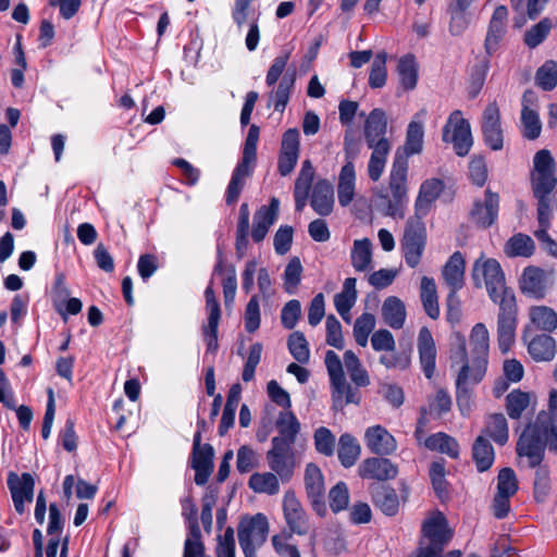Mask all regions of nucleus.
<instances>
[{"label":"nucleus","instance_id":"f257e3e1","mask_svg":"<svg viewBox=\"0 0 557 557\" xmlns=\"http://www.w3.org/2000/svg\"><path fill=\"white\" fill-rule=\"evenodd\" d=\"M324 363L330 377L333 408L342 410L346 405H358L361 400L360 392L346 381L343 369L345 366L351 382L357 387L370 385V376L356 354L351 350H346L344 352V361L342 362L335 351L327 350Z\"/></svg>","mask_w":557,"mask_h":557},{"label":"nucleus","instance_id":"f03ea898","mask_svg":"<svg viewBox=\"0 0 557 557\" xmlns=\"http://www.w3.org/2000/svg\"><path fill=\"white\" fill-rule=\"evenodd\" d=\"M471 275L475 287H486L494 304L507 296H515L513 290L506 286L505 273L496 259L482 255L474 261Z\"/></svg>","mask_w":557,"mask_h":557},{"label":"nucleus","instance_id":"7ed1b4c3","mask_svg":"<svg viewBox=\"0 0 557 557\" xmlns=\"http://www.w3.org/2000/svg\"><path fill=\"white\" fill-rule=\"evenodd\" d=\"M259 133L260 129L257 125L253 124L249 127L244 144L242 160L234 169L226 189L225 201L227 205H234L237 202L239 195L246 184V180L251 176L253 172V168L257 161V145L259 141Z\"/></svg>","mask_w":557,"mask_h":557},{"label":"nucleus","instance_id":"20e7f679","mask_svg":"<svg viewBox=\"0 0 557 557\" xmlns=\"http://www.w3.org/2000/svg\"><path fill=\"white\" fill-rule=\"evenodd\" d=\"M391 198L385 214L394 219H404L408 205V160L396 150L388 177Z\"/></svg>","mask_w":557,"mask_h":557},{"label":"nucleus","instance_id":"39448f33","mask_svg":"<svg viewBox=\"0 0 557 557\" xmlns=\"http://www.w3.org/2000/svg\"><path fill=\"white\" fill-rule=\"evenodd\" d=\"M549 424V413L540 412L534 424H529L517 443V454L527 457L531 468L539 467L545 454V434Z\"/></svg>","mask_w":557,"mask_h":557},{"label":"nucleus","instance_id":"423d86ee","mask_svg":"<svg viewBox=\"0 0 557 557\" xmlns=\"http://www.w3.org/2000/svg\"><path fill=\"white\" fill-rule=\"evenodd\" d=\"M268 534L269 522L263 513L243 518L237 528V535L245 557H258L257 550L265 543Z\"/></svg>","mask_w":557,"mask_h":557},{"label":"nucleus","instance_id":"0eeeda50","mask_svg":"<svg viewBox=\"0 0 557 557\" xmlns=\"http://www.w3.org/2000/svg\"><path fill=\"white\" fill-rule=\"evenodd\" d=\"M556 185L554 159L548 150L542 149L533 158L532 189L535 198L548 197Z\"/></svg>","mask_w":557,"mask_h":557},{"label":"nucleus","instance_id":"6e6552de","mask_svg":"<svg viewBox=\"0 0 557 557\" xmlns=\"http://www.w3.org/2000/svg\"><path fill=\"white\" fill-rule=\"evenodd\" d=\"M442 139L445 143L451 144L459 157H465L469 153L473 145V138L470 123L463 119L460 110L453 111L448 116L443 127Z\"/></svg>","mask_w":557,"mask_h":557},{"label":"nucleus","instance_id":"1a4fd4ad","mask_svg":"<svg viewBox=\"0 0 557 557\" xmlns=\"http://www.w3.org/2000/svg\"><path fill=\"white\" fill-rule=\"evenodd\" d=\"M499 307L497 315V342L503 354L510 350L516 338L517 302L516 296H507L496 302Z\"/></svg>","mask_w":557,"mask_h":557},{"label":"nucleus","instance_id":"9d476101","mask_svg":"<svg viewBox=\"0 0 557 557\" xmlns=\"http://www.w3.org/2000/svg\"><path fill=\"white\" fill-rule=\"evenodd\" d=\"M454 348L451 350V367L459 366L456 380L463 376V387L471 388L472 385L478 384L486 373L487 364L483 366L482 373L476 374L475 367L478 361L469 359L467 351L466 338L460 333L454 334Z\"/></svg>","mask_w":557,"mask_h":557},{"label":"nucleus","instance_id":"9b49d317","mask_svg":"<svg viewBox=\"0 0 557 557\" xmlns=\"http://www.w3.org/2000/svg\"><path fill=\"white\" fill-rule=\"evenodd\" d=\"M425 227L420 219L410 218L407 221L401 248L406 263L410 268H416L421 260L425 248Z\"/></svg>","mask_w":557,"mask_h":557},{"label":"nucleus","instance_id":"f8f14e48","mask_svg":"<svg viewBox=\"0 0 557 557\" xmlns=\"http://www.w3.org/2000/svg\"><path fill=\"white\" fill-rule=\"evenodd\" d=\"M423 537L419 548L444 550L453 533L448 529L447 520L441 511L433 512L422 524Z\"/></svg>","mask_w":557,"mask_h":557},{"label":"nucleus","instance_id":"ddd939ff","mask_svg":"<svg viewBox=\"0 0 557 557\" xmlns=\"http://www.w3.org/2000/svg\"><path fill=\"white\" fill-rule=\"evenodd\" d=\"M265 458L271 471L276 473L283 482L290 480L295 469L293 446H288L281 440L272 438L271 448Z\"/></svg>","mask_w":557,"mask_h":557},{"label":"nucleus","instance_id":"4468645a","mask_svg":"<svg viewBox=\"0 0 557 557\" xmlns=\"http://www.w3.org/2000/svg\"><path fill=\"white\" fill-rule=\"evenodd\" d=\"M481 131L485 145L494 151L504 147V131L500 110L496 101L490 102L483 110Z\"/></svg>","mask_w":557,"mask_h":557},{"label":"nucleus","instance_id":"2eb2a0df","mask_svg":"<svg viewBox=\"0 0 557 557\" xmlns=\"http://www.w3.org/2000/svg\"><path fill=\"white\" fill-rule=\"evenodd\" d=\"M553 283L552 275L535 265L524 268L519 280L521 292L535 299L544 298Z\"/></svg>","mask_w":557,"mask_h":557},{"label":"nucleus","instance_id":"dca6fc26","mask_svg":"<svg viewBox=\"0 0 557 557\" xmlns=\"http://www.w3.org/2000/svg\"><path fill=\"white\" fill-rule=\"evenodd\" d=\"M537 99L532 90H525L521 100V126L522 136L527 139L534 140L540 137L542 131V122L537 113Z\"/></svg>","mask_w":557,"mask_h":557},{"label":"nucleus","instance_id":"f3484780","mask_svg":"<svg viewBox=\"0 0 557 557\" xmlns=\"http://www.w3.org/2000/svg\"><path fill=\"white\" fill-rule=\"evenodd\" d=\"M358 474L364 480L391 481L397 476L398 467L387 458L369 457L359 465Z\"/></svg>","mask_w":557,"mask_h":557},{"label":"nucleus","instance_id":"a211bd4d","mask_svg":"<svg viewBox=\"0 0 557 557\" xmlns=\"http://www.w3.org/2000/svg\"><path fill=\"white\" fill-rule=\"evenodd\" d=\"M8 487L10 490L14 508L17 513L25 512V503H32L34 498L35 482L29 473L18 476L14 472L8 475Z\"/></svg>","mask_w":557,"mask_h":557},{"label":"nucleus","instance_id":"6ab92c4d","mask_svg":"<svg viewBox=\"0 0 557 557\" xmlns=\"http://www.w3.org/2000/svg\"><path fill=\"white\" fill-rule=\"evenodd\" d=\"M299 158V132L297 128L287 129L282 138L277 170L282 176L293 172Z\"/></svg>","mask_w":557,"mask_h":557},{"label":"nucleus","instance_id":"aec40b11","mask_svg":"<svg viewBox=\"0 0 557 557\" xmlns=\"http://www.w3.org/2000/svg\"><path fill=\"white\" fill-rule=\"evenodd\" d=\"M417 349L420 367L425 377L431 380L436 369L437 350L432 333L426 326H422L419 331Z\"/></svg>","mask_w":557,"mask_h":557},{"label":"nucleus","instance_id":"412c9836","mask_svg":"<svg viewBox=\"0 0 557 557\" xmlns=\"http://www.w3.org/2000/svg\"><path fill=\"white\" fill-rule=\"evenodd\" d=\"M364 443L368 449L377 456H388L397 449V441L382 425L368 428L364 433Z\"/></svg>","mask_w":557,"mask_h":557},{"label":"nucleus","instance_id":"4be33fe9","mask_svg":"<svg viewBox=\"0 0 557 557\" xmlns=\"http://www.w3.org/2000/svg\"><path fill=\"white\" fill-rule=\"evenodd\" d=\"M283 510L286 523L293 533L302 535L308 531L307 516L293 491L283 497Z\"/></svg>","mask_w":557,"mask_h":557},{"label":"nucleus","instance_id":"5701e85b","mask_svg":"<svg viewBox=\"0 0 557 557\" xmlns=\"http://www.w3.org/2000/svg\"><path fill=\"white\" fill-rule=\"evenodd\" d=\"M470 351L472 360L478 361L475 367L476 374L480 375L483 366L488 362L490 350V335L486 326L483 323H476L470 333L469 337Z\"/></svg>","mask_w":557,"mask_h":557},{"label":"nucleus","instance_id":"b1692460","mask_svg":"<svg viewBox=\"0 0 557 557\" xmlns=\"http://www.w3.org/2000/svg\"><path fill=\"white\" fill-rule=\"evenodd\" d=\"M280 201L273 197L269 206H261L253 215L251 237L253 242L260 243L267 236L269 228L277 219Z\"/></svg>","mask_w":557,"mask_h":557},{"label":"nucleus","instance_id":"393cba45","mask_svg":"<svg viewBox=\"0 0 557 557\" xmlns=\"http://www.w3.org/2000/svg\"><path fill=\"white\" fill-rule=\"evenodd\" d=\"M499 197L490 189L485 191L484 201H475L471 210L472 221L480 227H490L498 216Z\"/></svg>","mask_w":557,"mask_h":557},{"label":"nucleus","instance_id":"a878e982","mask_svg":"<svg viewBox=\"0 0 557 557\" xmlns=\"http://www.w3.org/2000/svg\"><path fill=\"white\" fill-rule=\"evenodd\" d=\"M305 486L308 498L313 508L320 511L324 508V479L320 468L314 463H308L305 470Z\"/></svg>","mask_w":557,"mask_h":557},{"label":"nucleus","instance_id":"bb28decb","mask_svg":"<svg viewBox=\"0 0 557 557\" xmlns=\"http://www.w3.org/2000/svg\"><path fill=\"white\" fill-rule=\"evenodd\" d=\"M443 189L444 182L440 178H430L421 184L414 202L416 219L421 220L428 214L432 203L440 197Z\"/></svg>","mask_w":557,"mask_h":557},{"label":"nucleus","instance_id":"cd10ccee","mask_svg":"<svg viewBox=\"0 0 557 557\" xmlns=\"http://www.w3.org/2000/svg\"><path fill=\"white\" fill-rule=\"evenodd\" d=\"M387 129L386 114L381 109H373L366 120L364 137L368 147L389 143L385 137Z\"/></svg>","mask_w":557,"mask_h":557},{"label":"nucleus","instance_id":"c85d7f7f","mask_svg":"<svg viewBox=\"0 0 557 557\" xmlns=\"http://www.w3.org/2000/svg\"><path fill=\"white\" fill-rule=\"evenodd\" d=\"M508 10L505 5H498L491 17L485 38V49L492 54L498 47L507 29Z\"/></svg>","mask_w":557,"mask_h":557},{"label":"nucleus","instance_id":"c756f323","mask_svg":"<svg viewBox=\"0 0 557 557\" xmlns=\"http://www.w3.org/2000/svg\"><path fill=\"white\" fill-rule=\"evenodd\" d=\"M214 449L210 444H203L200 449H193L191 467L196 471L195 483L205 485L213 470Z\"/></svg>","mask_w":557,"mask_h":557},{"label":"nucleus","instance_id":"7c9ffc66","mask_svg":"<svg viewBox=\"0 0 557 557\" xmlns=\"http://www.w3.org/2000/svg\"><path fill=\"white\" fill-rule=\"evenodd\" d=\"M466 262L461 252H454L443 268L442 275L449 293H457L465 284Z\"/></svg>","mask_w":557,"mask_h":557},{"label":"nucleus","instance_id":"2f4dec72","mask_svg":"<svg viewBox=\"0 0 557 557\" xmlns=\"http://www.w3.org/2000/svg\"><path fill=\"white\" fill-rule=\"evenodd\" d=\"M311 207L319 215H329L334 207V189L326 180L318 181L311 196Z\"/></svg>","mask_w":557,"mask_h":557},{"label":"nucleus","instance_id":"473e14b6","mask_svg":"<svg viewBox=\"0 0 557 557\" xmlns=\"http://www.w3.org/2000/svg\"><path fill=\"white\" fill-rule=\"evenodd\" d=\"M382 318L384 322L394 330H399L406 321V306L396 296H388L382 305Z\"/></svg>","mask_w":557,"mask_h":557},{"label":"nucleus","instance_id":"72a5a7b5","mask_svg":"<svg viewBox=\"0 0 557 557\" xmlns=\"http://www.w3.org/2000/svg\"><path fill=\"white\" fill-rule=\"evenodd\" d=\"M356 172L352 161H347L338 176L337 197L342 207L351 203L355 197Z\"/></svg>","mask_w":557,"mask_h":557},{"label":"nucleus","instance_id":"f704fd0d","mask_svg":"<svg viewBox=\"0 0 557 557\" xmlns=\"http://www.w3.org/2000/svg\"><path fill=\"white\" fill-rule=\"evenodd\" d=\"M371 494L374 506L384 515L392 517L398 512L399 499L394 488L377 485L371 488Z\"/></svg>","mask_w":557,"mask_h":557},{"label":"nucleus","instance_id":"c9c22d12","mask_svg":"<svg viewBox=\"0 0 557 557\" xmlns=\"http://www.w3.org/2000/svg\"><path fill=\"white\" fill-rule=\"evenodd\" d=\"M423 137L424 128L422 122L412 120L407 127L405 144L398 149L400 154L408 160L410 156L421 153L423 149Z\"/></svg>","mask_w":557,"mask_h":557},{"label":"nucleus","instance_id":"e433bc0d","mask_svg":"<svg viewBox=\"0 0 557 557\" xmlns=\"http://www.w3.org/2000/svg\"><path fill=\"white\" fill-rule=\"evenodd\" d=\"M351 265L357 272L372 268V243L369 238L356 239L350 251Z\"/></svg>","mask_w":557,"mask_h":557},{"label":"nucleus","instance_id":"4c0bfd02","mask_svg":"<svg viewBox=\"0 0 557 557\" xmlns=\"http://www.w3.org/2000/svg\"><path fill=\"white\" fill-rule=\"evenodd\" d=\"M275 425L280 435L273 438L281 440L288 444V446H293L300 431V423L296 416L292 411H282L276 419Z\"/></svg>","mask_w":557,"mask_h":557},{"label":"nucleus","instance_id":"58836bf2","mask_svg":"<svg viewBox=\"0 0 557 557\" xmlns=\"http://www.w3.org/2000/svg\"><path fill=\"white\" fill-rule=\"evenodd\" d=\"M528 351L536 361H549L555 357L556 342L549 335H536L528 343Z\"/></svg>","mask_w":557,"mask_h":557},{"label":"nucleus","instance_id":"ea45409f","mask_svg":"<svg viewBox=\"0 0 557 557\" xmlns=\"http://www.w3.org/2000/svg\"><path fill=\"white\" fill-rule=\"evenodd\" d=\"M420 298L425 313L433 320L440 317V307L435 281L431 277L421 278Z\"/></svg>","mask_w":557,"mask_h":557},{"label":"nucleus","instance_id":"a19ab883","mask_svg":"<svg viewBox=\"0 0 557 557\" xmlns=\"http://www.w3.org/2000/svg\"><path fill=\"white\" fill-rule=\"evenodd\" d=\"M361 454V447L351 434L344 433L338 441L337 455L343 467H352Z\"/></svg>","mask_w":557,"mask_h":557},{"label":"nucleus","instance_id":"79ce46f5","mask_svg":"<svg viewBox=\"0 0 557 557\" xmlns=\"http://www.w3.org/2000/svg\"><path fill=\"white\" fill-rule=\"evenodd\" d=\"M280 476L272 472H256L248 481V486L255 493L276 495L280 492Z\"/></svg>","mask_w":557,"mask_h":557},{"label":"nucleus","instance_id":"37998d69","mask_svg":"<svg viewBox=\"0 0 557 557\" xmlns=\"http://www.w3.org/2000/svg\"><path fill=\"white\" fill-rule=\"evenodd\" d=\"M369 149L372 150V153L368 162V174L371 181L377 182L384 172L387 156L391 151V144L382 143L369 147Z\"/></svg>","mask_w":557,"mask_h":557},{"label":"nucleus","instance_id":"c03bdc74","mask_svg":"<svg viewBox=\"0 0 557 557\" xmlns=\"http://www.w3.org/2000/svg\"><path fill=\"white\" fill-rule=\"evenodd\" d=\"M423 445L430 450L446 454L454 459L459 456V445L457 441L443 432L430 435L424 440Z\"/></svg>","mask_w":557,"mask_h":557},{"label":"nucleus","instance_id":"a18cd8bd","mask_svg":"<svg viewBox=\"0 0 557 557\" xmlns=\"http://www.w3.org/2000/svg\"><path fill=\"white\" fill-rule=\"evenodd\" d=\"M504 251L510 258L522 257L529 258L535 251L534 240L523 233L511 236L505 244Z\"/></svg>","mask_w":557,"mask_h":557},{"label":"nucleus","instance_id":"49530a36","mask_svg":"<svg viewBox=\"0 0 557 557\" xmlns=\"http://www.w3.org/2000/svg\"><path fill=\"white\" fill-rule=\"evenodd\" d=\"M529 317L532 325L541 331L553 332L557 329V313L546 306H533Z\"/></svg>","mask_w":557,"mask_h":557},{"label":"nucleus","instance_id":"de8ad7c7","mask_svg":"<svg viewBox=\"0 0 557 557\" xmlns=\"http://www.w3.org/2000/svg\"><path fill=\"white\" fill-rule=\"evenodd\" d=\"M472 457L480 472L490 469L494 462V448L490 441L483 436H478L472 447Z\"/></svg>","mask_w":557,"mask_h":557},{"label":"nucleus","instance_id":"09e8293b","mask_svg":"<svg viewBox=\"0 0 557 557\" xmlns=\"http://www.w3.org/2000/svg\"><path fill=\"white\" fill-rule=\"evenodd\" d=\"M357 280L347 277L343 284V290L334 296V306L339 315L348 314L357 300Z\"/></svg>","mask_w":557,"mask_h":557},{"label":"nucleus","instance_id":"8fccbe9b","mask_svg":"<svg viewBox=\"0 0 557 557\" xmlns=\"http://www.w3.org/2000/svg\"><path fill=\"white\" fill-rule=\"evenodd\" d=\"M399 83L406 90H412L418 82V65L412 54L404 55L399 59L397 65Z\"/></svg>","mask_w":557,"mask_h":557},{"label":"nucleus","instance_id":"3c124183","mask_svg":"<svg viewBox=\"0 0 557 557\" xmlns=\"http://www.w3.org/2000/svg\"><path fill=\"white\" fill-rule=\"evenodd\" d=\"M485 433L499 445L507 443L508 423L503 413H493L487 418Z\"/></svg>","mask_w":557,"mask_h":557},{"label":"nucleus","instance_id":"603ef678","mask_svg":"<svg viewBox=\"0 0 557 557\" xmlns=\"http://www.w3.org/2000/svg\"><path fill=\"white\" fill-rule=\"evenodd\" d=\"M531 396L520 389H513L506 397V410L511 419H519L530 406Z\"/></svg>","mask_w":557,"mask_h":557},{"label":"nucleus","instance_id":"864d4df0","mask_svg":"<svg viewBox=\"0 0 557 557\" xmlns=\"http://www.w3.org/2000/svg\"><path fill=\"white\" fill-rule=\"evenodd\" d=\"M287 346L290 355L299 362L307 363L310 359L308 342L301 332H294L288 336Z\"/></svg>","mask_w":557,"mask_h":557},{"label":"nucleus","instance_id":"5fc2aeb1","mask_svg":"<svg viewBox=\"0 0 557 557\" xmlns=\"http://www.w3.org/2000/svg\"><path fill=\"white\" fill-rule=\"evenodd\" d=\"M295 84L294 73H285L278 83L276 90L273 92L272 98L274 100L275 111H284L289 100L292 88Z\"/></svg>","mask_w":557,"mask_h":557},{"label":"nucleus","instance_id":"6e6d98bb","mask_svg":"<svg viewBox=\"0 0 557 557\" xmlns=\"http://www.w3.org/2000/svg\"><path fill=\"white\" fill-rule=\"evenodd\" d=\"M375 327V318L373 314L364 312L357 318L354 325V336L356 343L361 347H366L370 333Z\"/></svg>","mask_w":557,"mask_h":557},{"label":"nucleus","instance_id":"4d7b16f0","mask_svg":"<svg viewBox=\"0 0 557 557\" xmlns=\"http://www.w3.org/2000/svg\"><path fill=\"white\" fill-rule=\"evenodd\" d=\"M445 465L444 461H434L430 466V479L433 490L438 498L445 499L448 497L447 481L445 479Z\"/></svg>","mask_w":557,"mask_h":557},{"label":"nucleus","instance_id":"13d9d810","mask_svg":"<svg viewBox=\"0 0 557 557\" xmlns=\"http://www.w3.org/2000/svg\"><path fill=\"white\" fill-rule=\"evenodd\" d=\"M536 84L544 90H552L557 85V62L546 61L536 72Z\"/></svg>","mask_w":557,"mask_h":557},{"label":"nucleus","instance_id":"bf43d9fd","mask_svg":"<svg viewBox=\"0 0 557 557\" xmlns=\"http://www.w3.org/2000/svg\"><path fill=\"white\" fill-rule=\"evenodd\" d=\"M386 52H379L372 62L371 72L369 75V85L372 88H381L386 83L387 71H386Z\"/></svg>","mask_w":557,"mask_h":557},{"label":"nucleus","instance_id":"052dcab7","mask_svg":"<svg viewBox=\"0 0 557 557\" xmlns=\"http://www.w3.org/2000/svg\"><path fill=\"white\" fill-rule=\"evenodd\" d=\"M314 447L318 453L324 456H332L335 450V436L325 426H320L313 434Z\"/></svg>","mask_w":557,"mask_h":557},{"label":"nucleus","instance_id":"680f3d73","mask_svg":"<svg viewBox=\"0 0 557 557\" xmlns=\"http://www.w3.org/2000/svg\"><path fill=\"white\" fill-rule=\"evenodd\" d=\"M302 265L297 257H294L287 263L284 271V287L285 290L292 295L295 293L296 287L300 283Z\"/></svg>","mask_w":557,"mask_h":557},{"label":"nucleus","instance_id":"e2e57ef3","mask_svg":"<svg viewBox=\"0 0 557 557\" xmlns=\"http://www.w3.org/2000/svg\"><path fill=\"white\" fill-rule=\"evenodd\" d=\"M259 466V456L251 447L244 445L237 450L236 469L247 473Z\"/></svg>","mask_w":557,"mask_h":557},{"label":"nucleus","instance_id":"0e129e2a","mask_svg":"<svg viewBox=\"0 0 557 557\" xmlns=\"http://www.w3.org/2000/svg\"><path fill=\"white\" fill-rule=\"evenodd\" d=\"M552 22L549 18L541 20L536 25L531 27L524 35V42L530 48L537 47L549 34Z\"/></svg>","mask_w":557,"mask_h":557},{"label":"nucleus","instance_id":"69168bd1","mask_svg":"<svg viewBox=\"0 0 557 557\" xmlns=\"http://www.w3.org/2000/svg\"><path fill=\"white\" fill-rule=\"evenodd\" d=\"M518 491V480L511 468H503L497 476V493L513 496Z\"/></svg>","mask_w":557,"mask_h":557},{"label":"nucleus","instance_id":"338daca9","mask_svg":"<svg viewBox=\"0 0 557 557\" xmlns=\"http://www.w3.org/2000/svg\"><path fill=\"white\" fill-rule=\"evenodd\" d=\"M329 498L330 507L334 512L346 509L349 503V492L347 485L344 482H338L331 488Z\"/></svg>","mask_w":557,"mask_h":557},{"label":"nucleus","instance_id":"774afa93","mask_svg":"<svg viewBox=\"0 0 557 557\" xmlns=\"http://www.w3.org/2000/svg\"><path fill=\"white\" fill-rule=\"evenodd\" d=\"M451 408V397L447 391L440 388L434 397L429 401V413L434 417H441Z\"/></svg>","mask_w":557,"mask_h":557}]
</instances>
